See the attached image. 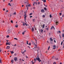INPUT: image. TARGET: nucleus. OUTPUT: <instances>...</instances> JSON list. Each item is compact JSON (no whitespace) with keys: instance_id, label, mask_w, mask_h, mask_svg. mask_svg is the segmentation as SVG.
Wrapping results in <instances>:
<instances>
[{"instance_id":"603ef678","label":"nucleus","mask_w":64,"mask_h":64,"mask_svg":"<svg viewBox=\"0 0 64 64\" xmlns=\"http://www.w3.org/2000/svg\"><path fill=\"white\" fill-rule=\"evenodd\" d=\"M6 45H8V42H6Z\"/></svg>"},{"instance_id":"f3484780","label":"nucleus","mask_w":64,"mask_h":64,"mask_svg":"<svg viewBox=\"0 0 64 64\" xmlns=\"http://www.w3.org/2000/svg\"><path fill=\"white\" fill-rule=\"evenodd\" d=\"M10 52L11 54H12V53H14V52H13L12 51H10Z\"/></svg>"},{"instance_id":"b1692460","label":"nucleus","mask_w":64,"mask_h":64,"mask_svg":"<svg viewBox=\"0 0 64 64\" xmlns=\"http://www.w3.org/2000/svg\"><path fill=\"white\" fill-rule=\"evenodd\" d=\"M32 13H30V14H29V15H30V16H31V15H32Z\"/></svg>"},{"instance_id":"6e6552de","label":"nucleus","mask_w":64,"mask_h":64,"mask_svg":"<svg viewBox=\"0 0 64 64\" xmlns=\"http://www.w3.org/2000/svg\"><path fill=\"white\" fill-rule=\"evenodd\" d=\"M56 25H58V21H56Z\"/></svg>"},{"instance_id":"4be33fe9","label":"nucleus","mask_w":64,"mask_h":64,"mask_svg":"<svg viewBox=\"0 0 64 64\" xmlns=\"http://www.w3.org/2000/svg\"><path fill=\"white\" fill-rule=\"evenodd\" d=\"M15 27L16 28H17V27H18V25H17V24L15 25Z\"/></svg>"},{"instance_id":"20e7f679","label":"nucleus","mask_w":64,"mask_h":64,"mask_svg":"<svg viewBox=\"0 0 64 64\" xmlns=\"http://www.w3.org/2000/svg\"><path fill=\"white\" fill-rule=\"evenodd\" d=\"M41 11L42 13H44L45 12V11H44V9L42 10Z\"/></svg>"},{"instance_id":"c756f323","label":"nucleus","mask_w":64,"mask_h":64,"mask_svg":"<svg viewBox=\"0 0 64 64\" xmlns=\"http://www.w3.org/2000/svg\"><path fill=\"white\" fill-rule=\"evenodd\" d=\"M43 30H41V32L42 33L43 32Z\"/></svg>"},{"instance_id":"f257e3e1","label":"nucleus","mask_w":64,"mask_h":64,"mask_svg":"<svg viewBox=\"0 0 64 64\" xmlns=\"http://www.w3.org/2000/svg\"><path fill=\"white\" fill-rule=\"evenodd\" d=\"M29 4V3L28 2H27L24 3L25 6H26L27 9H28V7H30V4Z\"/></svg>"},{"instance_id":"f704fd0d","label":"nucleus","mask_w":64,"mask_h":64,"mask_svg":"<svg viewBox=\"0 0 64 64\" xmlns=\"http://www.w3.org/2000/svg\"><path fill=\"white\" fill-rule=\"evenodd\" d=\"M63 41L62 42L61 44V45H62V44L63 43Z\"/></svg>"},{"instance_id":"8fccbe9b","label":"nucleus","mask_w":64,"mask_h":64,"mask_svg":"<svg viewBox=\"0 0 64 64\" xmlns=\"http://www.w3.org/2000/svg\"><path fill=\"white\" fill-rule=\"evenodd\" d=\"M50 46H49L48 47V50H49V49H50Z\"/></svg>"},{"instance_id":"774afa93","label":"nucleus","mask_w":64,"mask_h":64,"mask_svg":"<svg viewBox=\"0 0 64 64\" xmlns=\"http://www.w3.org/2000/svg\"><path fill=\"white\" fill-rule=\"evenodd\" d=\"M35 4H36V5H37V2H35Z\"/></svg>"},{"instance_id":"69168bd1","label":"nucleus","mask_w":64,"mask_h":64,"mask_svg":"<svg viewBox=\"0 0 64 64\" xmlns=\"http://www.w3.org/2000/svg\"><path fill=\"white\" fill-rule=\"evenodd\" d=\"M34 4H35V2H34Z\"/></svg>"},{"instance_id":"2eb2a0df","label":"nucleus","mask_w":64,"mask_h":64,"mask_svg":"<svg viewBox=\"0 0 64 64\" xmlns=\"http://www.w3.org/2000/svg\"><path fill=\"white\" fill-rule=\"evenodd\" d=\"M53 28H54V26H52L50 28V29H52Z\"/></svg>"},{"instance_id":"1a4fd4ad","label":"nucleus","mask_w":64,"mask_h":64,"mask_svg":"<svg viewBox=\"0 0 64 64\" xmlns=\"http://www.w3.org/2000/svg\"><path fill=\"white\" fill-rule=\"evenodd\" d=\"M10 48V46H7V47L6 48V49H8Z\"/></svg>"},{"instance_id":"c85d7f7f","label":"nucleus","mask_w":64,"mask_h":64,"mask_svg":"<svg viewBox=\"0 0 64 64\" xmlns=\"http://www.w3.org/2000/svg\"><path fill=\"white\" fill-rule=\"evenodd\" d=\"M8 33H10V31L8 30Z\"/></svg>"},{"instance_id":"37998d69","label":"nucleus","mask_w":64,"mask_h":64,"mask_svg":"<svg viewBox=\"0 0 64 64\" xmlns=\"http://www.w3.org/2000/svg\"><path fill=\"white\" fill-rule=\"evenodd\" d=\"M46 29L48 31V28H46Z\"/></svg>"},{"instance_id":"f8f14e48","label":"nucleus","mask_w":64,"mask_h":64,"mask_svg":"<svg viewBox=\"0 0 64 64\" xmlns=\"http://www.w3.org/2000/svg\"><path fill=\"white\" fill-rule=\"evenodd\" d=\"M45 27V24H44L42 26V28L43 29Z\"/></svg>"},{"instance_id":"49530a36","label":"nucleus","mask_w":64,"mask_h":64,"mask_svg":"<svg viewBox=\"0 0 64 64\" xmlns=\"http://www.w3.org/2000/svg\"><path fill=\"white\" fill-rule=\"evenodd\" d=\"M38 5H39V4H40V2H38Z\"/></svg>"},{"instance_id":"0eeeda50","label":"nucleus","mask_w":64,"mask_h":64,"mask_svg":"<svg viewBox=\"0 0 64 64\" xmlns=\"http://www.w3.org/2000/svg\"><path fill=\"white\" fill-rule=\"evenodd\" d=\"M53 47H54L53 49H55L56 48V45H54V46H53Z\"/></svg>"},{"instance_id":"09e8293b","label":"nucleus","mask_w":64,"mask_h":64,"mask_svg":"<svg viewBox=\"0 0 64 64\" xmlns=\"http://www.w3.org/2000/svg\"><path fill=\"white\" fill-rule=\"evenodd\" d=\"M44 6H45L46 7H47V5H44Z\"/></svg>"},{"instance_id":"a211bd4d","label":"nucleus","mask_w":64,"mask_h":64,"mask_svg":"<svg viewBox=\"0 0 64 64\" xmlns=\"http://www.w3.org/2000/svg\"><path fill=\"white\" fill-rule=\"evenodd\" d=\"M36 49H36V50L37 51H38V49H39V48H37V47H36Z\"/></svg>"},{"instance_id":"a878e982","label":"nucleus","mask_w":64,"mask_h":64,"mask_svg":"<svg viewBox=\"0 0 64 64\" xmlns=\"http://www.w3.org/2000/svg\"><path fill=\"white\" fill-rule=\"evenodd\" d=\"M16 12H14V14H13V15H16Z\"/></svg>"},{"instance_id":"412c9836","label":"nucleus","mask_w":64,"mask_h":64,"mask_svg":"<svg viewBox=\"0 0 64 64\" xmlns=\"http://www.w3.org/2000/svg\"><path fill=\"white\" fill-rule=\"evenodd\" d=\"M62 36L63 37H64V34H62Z\"/></svg>"},{"instance_id":"a19ab883","label":"nucleus","mask_w":64,"mask_h":64,"mask_svg":"<svg viewBox=\"0 0 64 64\" xmlns=\"http://www.w3.org/2000/svg\"><path fill=\"white\" fill-rule=\"evenodd\" d=\"M11 23H13V21H12V20H11Z\"/></svg>"},{"instance_id":"ea45409f","label":"nucleus","mask_w":64,"mask_h":64,"mask_svg":"<svg viewBox=\"0 0 64 64\" xmlns=\"http://www.w3.org/2000/svg\"><path fill=\"white\" fill-rule=\"evenodd\" d=\"M29 45H31V42H30L28 44Z\"/></svg>"},{"instance_id":"39448f33","label":"nucleus","mask_w":64,"mask_h":64,"mask_svg":"<svg viewBox=\"0 0 64 64\" xmlns=\"http://www.w3.org/2000/svg\"><path fill=\"white\" fill-rule=\"evenodd\" d=\"M24 16V20H26V17H27V16H26V14H25V15Z\"/></svg>"},{"instance_id":"864d4df0","label":"nucleus","mask_w":64,"mask_h":64,"mask_svg":"<svg viewBox=\"0 0 64 64\" xmlns=\"http://www.w3.org/2000/svg\"><path fill=\"white\" fill-rule=\"evenodd\" d=\"M3 11H5V9L4 8H3Z\"/></svg>"},{"instance_id":"58836bf2","label":"nucleus","mask_w":64,"mask_h":64,"mask_svg":"<svg viewBox=\"0 0 64 64\" xmlns=\"http://www.w3.org/2000/svg\"><path fill=\"white\" fill-rule=\"evenodd\" d=\"M23 25L24 26L25 25V23H23Z\"/></svg>"},{"instance_id":"5701e85b","label":"nucleus","mask_w":64,"mask_h":64,"mask_svg":"<svg viewBox=\"0 0 64 64\" xmlns=\"http://www.w3.org/2000/svg\"><path fill=\"white\" fill-rule=\"evenodd\" d=\"M8 5H10V6H11V5L10 4V3H9L8 4Z\"/></svg>"},{"instance_id":"13d9d810","label":"nucleus","mask_w":64,"mask_h":64,"mask_svg":"<svg viewBox=\"0 0 64 64\" xmlns=\"http://www.w3.org/2000/svg\"><path fill=\"white\" fill-rule=\"evenodd\" d=\"M24 6V5H22V7H23Z\"/></svg>"},{"instance_id":"c03bdc74","label":"nucleus","mask_w":64,"mask_h":64,"mask_svg":"<svg viewBox=\"0 0 64 64\" xmlns=\"http://www.w3.org/2000/svg\"><path fill=\"white\" fill-rule=\"evenodd\" d=\"M32 64H34V62H33V61H32Z\"/></svg>"},{"instance_id":"aec40b11","label":"nucleus","mask_w":64,"mask_h":64,"mask_svg":"<svg viewBox=\"0 0 64 64\" xmlns=\"http://www.w3.org/2000/svg\"><path fill=\"white\" fill-rule=\"evenodd\" d=\"M59 36L60 37V38H61V35H60V34L59 35Z\"/></svg>"},{"instance_id":"7c9ffc66","label":"nucleus","mask_w":64,"mask_h":64,"mask_svg":"<svg viewBox=\"0 0 64 64\" xmlns=\"http://www.w3.org/2000/svg\"><path fill=\"white\" fill-rule=\"evenodd\" d=\"M26 44H28H28H28V41H26Z\"/></svg>"},{"instance_id":"3c124183","label":"nucleus","mask_w":64,"mask_h":64,"mask_svg":"<svg viewBox=\"0 0 64 64\" xmlns=\"http://www.w3.org/2000/svg\"><path fill=\"white\" fill-rule=\"evenodd\" d=\"M56 64V62H54L53 64Z\"/></svg>"},{"instance_id":"6e6d98bb","label":"nucleus","mask_w":64,"mask_h":64,"mask_svg":"<svg viewBox=\"0 0 64 64\" xmlns=\"http://www.w3.org/2000/svg\"><path fill=\"white\" fill-rule=\"evenodd\" d=\"M33 9H35V8L34 7H33Z\"/></svg>"},{"instance_id":"5fc2aeb1","label":"nucleus","mask_w":64,"mask_h":64,"mask_svg":"<svg viewBox=\"0 0 64 64\" xmlns=\"http://www.w3.org/2000/svg\"><path fill=\"white\" fill-rule=\"evenodd\" d=\"M54 43H56V40H54Z\"/></svg>"},{"instance_id":"e2e57ef3","label":"nucleus","mask_w":64,"mask_h":64,"mask_svg":"<svg viewBox=\"0 0 64 64\" xmlns=\"http://www.w3.org/2000/svg\"><path fill=\"white\" fill-rule=\"evenodd\" d=\"M8 11H8V10H7V11H6V12H8Z\"/></svg>"},{"instance_id":"052dcab7","label":"nucleus","mask_w":64,"mask_h":64,"mask_svg":"<svg viewBox=\"0 0 64 64\" xmlns=\"http://www.w3.org/2000/svg\"><path fill=\"white\" fill-rule=\"evenodd\" d=\"M30 18H31L32 17V16H30Z\"/></svg>"},{"instance_id":"79ce46f5","label":"nucleus","mask_w":64,"mask_h":64,"mask_svg":"<svg viewBox=\"0 0 64 64\" xmlns=\"http://www.w3.org/2000/svg\"><path fill=\"white\" fill-rule=\"evenodd\" d=\"M62 15V13H60V15Z\"/></svg>"},{"instance_id":"bf43d9fd","label":"nucleus","mask_w":64,"mask_h":64,"mask_svg":"<svg viewBox=\"0 0 64 64\" xmlns=\"http://www.w3.org/2000/svg\"><path fill=\"white\" fill-rule=\"evenodd\" d=\"M1 51H2V50H0V52H1Z\"/></svg>"},{"instance_id":"338daca9","label":"nucleus","mask_w":64,"mask_h":64,"mask_svg":"<svg viewBox=\"0 0 64 64\" xmlns=\"http://www.w3.org/2000/svg\"><path fill=\"white\" fill-rule=\"evenodd\" d=\"M14 46H16V44H15L14 45Z\"/></svg>"},{"instance_id":"7ed1b4c3","label":"nucleus","mask_w":64,"mask_h":64,"mask_svg":"<svg viewBox=\"0 0 64 64\" xmlns=\"http://www.w3.org/2000/svg\"><path fill=\"white\" fill-rule=\"evenodd\" d=\"M14 61H17V58L15 57L14 58Z\"/></svg>"},{"instance_id":"c9c22d12","label":"nucleus","mask_w":64,"mask_h":64,"mask_svg":"<svg viewBox=\"0 0 64 64\" xmlns=\"http://www.w3.org/2000/svg\"><path fill=\"white\" fill-rule=\"evenodd\" d=\"M50 18H52V16H51V14H50Z\"/></svg>"},{"instance_id":"680f3d73","label":"nucleus","mask_w":64,"mask_h":64,"mask_svg":"<svg viewBox=\"0 0 64 64\" xmlns=\"http://www.w3.org/2000/svg\"><path fill=\"white\" fill-rule=\"evenodd\" d=\"M54 57V56H53L52 57V59H54V58H53V57Z\"/></svg>"},{"instance_id":"9d476101","label":"nucleus","mask_w":64,"mask_h":64,"mask_svg":"<svg viewBox=\"0 0 64 64\" xmlns=\"http://www.w3.org/2000/svg\"><path fill=\"white\" fill-rule=\"evenodd\" d=\"M34 30V28H32V32H33Z\"/></svg>"},{"instance_id":"4c0bfd02","label":"nucleus","mask_w":64,"mask_h":64,"mask_svg":"<svg viewBox=\"0 0 64 64\" xmlns=\"http://www.w3.org/2000/svg\"><path fill=\"white\" fill-rule=\"evenodd\" d=\"M34 44L36 46V47H37V45L35 44L34 42Z\"/></svg>"},{"instance_id":"cd10ccee","label":"nucleus","mask_w":64,"mask_h":64,"mask_svg":"<svg viewBox=\"0 0 64 64\" xmlns=\"http://www.w3.org/2000/svg\"><path fill=\"white\" fill-rule=\"evenodd\" d=\"M6 37L7 38H9V35H8L6 36Z\"/></svg>"},{"instance_id":"de8ad7c7","label":"nucleus","mask_w":64,"mask_h":64,"mask_svg":"<svg viewBox=\"0 0 64 64\" xmlns=\"http://www.w3.org/2000/svg\"><path fill=\"white\" fill-rule=\"evenodd\" d=\"M0 63H2V62H1V60H0Z\"/></svg>"},{"instance_id":"393cba45","label":"nucleus","mask_w":64,"mask_h":64,"mask_svg":"<svg viewBox=\"0 0 64 64\" xmlns=\"http://www.w3.org/2000/svg\"><path fill=\"white\" fill-rule=\"evenodd\" d=\"M14 39L15 40H18V39H17V38H14Z\"/></svg>"},{"instance_id":"2f4dec72","label":"nucleus","mask_w":64,"mask_h":64,"mask_svg":"<svg viewBox=\"0 0 64 64\" xmlns=\"http://www.w3.org/2000/svg\"><path fill=\"white\" fill-rule=\"evenodd\" d=\"M43 2H46V0H44Z\"/></svg>"},{"instance_id":"f03ea898","label":"nucleus","mask_w":64,"mask_h":64,"mask_svg":"<svg viewBox=\"0 0 64 64\" xmlns=\"http://www.w3.org/2000/svg\"><path fill=\"white\" fill-rule=\"evenodd\" d=\"M36 59L37 60H38L39 62H41V60L39 58H36Z\"/></svg>"},{"instance_id":"423d86ee","label":"nucleus","mask_w":64,"mask_h":64,"mask_svg":"<svg viewBox=\"0 0 64 64\" xmlns=\"http://www.w3.org/2000/svg\"><path fill=\"white\" fill-rule=\"evenodd\" d=\"M21 52L22 53V54H25V53L26 52V50H25L24 51V52Z\"/></svg>"},{"instance_id":"ddd939ff","label":"nucleus","mask_w":64,"mask_h":64,"mask_svg":"<svg viewBox=\"0 0 64 64\" xmlns=\"http://www.w3.org/2000/svg\"><path fill=\"white\" fill-rule=\"evenodd\" d=\"M25 32H26V31H24L22 33V35H24V33H25Z\"/></svg>"},{"instance_id":"6ab92c4d","label":"nucleus","mask_w":64,"mask_h":64,"mask_svg":"<svg viewBox=\"0 0 64 64\" xmlns=\"http://www.w3.org/2000/svg\"><path fill=\"white\" fill-rule=\"evenodd\" d=\"M54 59L56 60H58V58H55Z\"/></svg>"},{"instance_id":"473e14b6","label":"nucleus","mask_w":64,"mask_h":64,"mask_svg":"<svg viewBox=\"0 0 64 64\" xmlns=\"http://www.w3.org/2000/svg\"><path fill=\"white\" fill-rule=\"evenodd\" d=\"M11 62H12V63H13V60H12L11 61Z\"/></svg>"},{"instance_id":"0e129e2a","label":"nucleus","mask_w":64,"mask_h":64,"mask_svg":"<svg viewBox=\"0 0 64 64\" xmlns=\"http://www.w3.org/2000/svg\"><path fill=\"white\" fill-rule=\"evenodd\" d=\"M26 58H28V57L27 56H26Z\"/></svg>"},{"instance_id":"9b49d317","label":"nucleus","mask_w":64,"mask_h":64,"mask_svg":"<svg viewBox=\"0 0 64 64\" xmlns=\"http://www.w3.org/2000/svg\"><path fill=\"white\" fill-rule=\"evenodd\" d=\"M50 41H53V39H52V38H50Z\"/></svg>"},{"instance_id":"a18cd8bd","label":"nucleus","mask_w":64,"mask_h":64,"mask_svg":"<svg viewBox=\"0 0 64 64\" xmlns=\"http://www.w3.org/2000/svg\"><path fill=\"white\" fill-rule=\"evenodd\" d=\"M58 32L59 33H61V31H58Z\"/></svg>"},{"instance_id":"dca6fc26","label":"nucleus","mask_w":64,"mask_h":64,"mask_svg":"<svg viewBox=\"0 0 64 64\" xmlns=\"http://www.w3.org/2000/svg\"><path fill=\"white\" fill-rule=\"evenodd\" d=\"M44 9L46 11H47V8H46L45 7L44 8Z\"/></svg>"},{"instance_id":"4d7b16f0","label":"nucleus","mask_w":64,"mask_h":64,"mask_svg":"<svg viewBox=\"0 0 64 64\" xmlns=\"http://www.w3.org/2000/svg\"><path fill=\"white\" fill-rule=\"evenodd\" d=\"M25 24L26 25V26H28V25L27 24H26V23H25Z\"/></svg>"},{"instance_id":"e433bc0d","label":"nucleus","mask_w":64,"mask_h":64,"mask_svg":"<svg viewBox=\"0 0 64 64\" xmlns=\"http://www.w3.org/2000/svg\"><path fill=\"white\" fill-rule=\"evenodd\" d=\"M8 45H10V42H9L8 43Z\"/></svg>"},{"instance_id":"4468645a","label":"nucleus","mask_w":64,"mask_h":64,"mask_svg":"<svg viewBox=\"0 0 64 64\" xmlns=\"http://www.w3.org/2000/svg\"><path fill=\"white\" fill-rule=\"evenodd\" d=\"M34 61L35 62H36V60H37V59H36V58H35L34 59Z\"/></svg>"},{"instance_id":"72a5a7b5","label":"nucleus","mask_w":64,"mask_h":64,"mask_svg":"<svg viewBox=\"0 0 64 64\" xmlns=\"http://www.w3.org/2000/svg\"><path fill=\"white\" fill-rule=\"evenodd\" d=\"M45 17V15H43L42 16V17H43V18Z\"/></svg>"},{"instance_id":"bb28decb","label":"nucleus","mask_w":64,"mask_h":64,"mask_svg":"<svg viewBox=\"0 0 64 64\" xmlns=\"http://www.w3.org/2000/svg\"><path fill=\"white\" fill-rule=\"evenodd\" d=\"M32 21L34 22H35V20L34 19H33L32 20Z\"/></svg>"}]
</instances>
